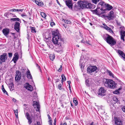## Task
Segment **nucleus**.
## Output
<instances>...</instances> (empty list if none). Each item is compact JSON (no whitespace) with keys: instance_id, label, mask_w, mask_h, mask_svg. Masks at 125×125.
Here are the masks:
<instances>
[{"instance_id":"69168bd1","label":"nucleus","mask_w":125,"mask_h":125,"mask_svg":"<svg viewBox=\"0 0 125 125\" xmlns=\"http://www.w3.org/2000/svg\"><path fill=\"white\" fill-rule=\"evenodd\" d=\"M38 69H39V70L41 72H42V70H41V69L40 67H38Z\"/></svg>"},{"instance_id":"13d9d810","label":"nucleus","mask_w":125,"mask_h":125,"mask_svg":"<svg viewBox=\"0 0 125 125\" xmlns=\"http://www.w3.org/2000/svg\"><path fill=\"white\" fill-rule=\"evenodd\" d=\"M37 125H41L40 122L37 121Z\"/></svg>"},{"instance_id":"6e6d98bb","label":"nucleus","mask_w":125,"mask_h":125,"mask_svg":"<svg viewBox=\"0 0 125 125\" xmlns=\"http://www.w3.org/2000/svg\"><path fill=\"white\" fill-rule=\"evenodd\" d=\"M24 10V9H18V10H17V11H21L22 12L23 10Z\"/></svg>"},{"instance_id":"f8f14e48","label":"nucleus","mask_w":125,"mask_h":125,"mask_svg":"<svg viewBox=\"0 0 125 125\" xmlns=\"http://www.w3.org/2000/svg\"><path fill=\"white\" fill-rule=\"evenodd\" d=\"M97 70V67L95 66H89L87 68L88 72L89 73H92Z\"/></svg>"},{"instance_id":"79ce46f5","label":"nucleus","mask_w":125,"mask_h":125,"mask_svg":"<svg viewBox=\"0 0 125 125\" xmlns=\"http://www.w3.org/2000/svg\"><path fill=\"white\" fill-rule=\"evenodd\" d=\"M2 91L3 92V93L5 94H6L8 95V94L7 92L6 91V90H5V89H3L2 90Z\"/></svg>"},{"instance_id":"8fccbe9b","label":"nucleus","mask_w":125,"mask_h":125,"mask_svg":"<svg viewBox=\"0 0 125 125\" xmlns=\"http://www.w3.org/2000/svg\"><path fill=\"white\" fill-rule=\"evenodd\" d=\"M50 24L51 26H53L54 25H55V24L53 22H51Z\"/></svg>"},{"instance_id":"cd10ccee","label":"nucleus","mask_w":125,"mask_h":125,"mask_svg":"<svg viewBox=\"0 0 125 125\" xmlns=\"http://www.w3.org/2000/svg\"><path fill=\"white\" fill-rule=\"evenodd\" d=\"M61 77L62 78V84L63 82L66 81V79L65 77L64 74H62L61 76Z\"/></svg>"},{"instance_id":"6ab92c4d","label":"nucleus","mask_w":125,"mask_h":125,"mask_svg":"<svg viewBox=\"0 0 125 125\" xmlns=\"http://www.w3.org/2000/svg\"><path fill=\"white\" fill-rule=\"evenodd\" d=\"M117 52L118 54L120 55L124 59H125V54L123 52L120 50H117Z\"/></svg>"},{"instance_id":"2eb2a0df","label":"nucleus","mask_w":125,"mask_h":125,"mask_svg":"<svg viewBox=\"0 0 125 125\" xmlns=\"http://www.w3.org/2000/svg\"><path fill=\"white\" fill-rule=\"evenodd\" d=\"M10 30L9 29L7 28H6L3 30V33L6 37H7L9 33Z\"/></svg>"},{"instance_id":"603ef678","label":"nucleus","mask_w":125,"mask_h":125,"mask_svg":"<svg viewBox=\"0 0 125 125\" xmlns=\"http://www.w3.org/2000/svg\"><path fill=\"white\" fill-rule=\"evenodd\" d=\"M125 36L124 35H121V39L123 40L124 41V37Z\"/></svg>"},{"instance_id":"09e8293b","label":"nucleus","mask_w":125,"mask_h":125,"mask_svg":"<svg viewBox=\"0 0 125 125\" xmlns=\"http://www.w3.org/2000/svg\"><path fill=\"white\" fill-rule=\"evenodd\" d=\"M81 20L82 21L84 22H85L86 21V20L85 19V18H82L81 19Z\"/></svg>"},{"instance_id":"0eeeda50","label":"nucleus","mask_w":125,"mask_h":125,"mask_svg":"<svg viewBox=\"0 0 125 125\" xmlns=\"http://www.w3.org/2000/svg\"><path fill=\"white\" fill-rule=\"evenodd\" d=\"M100 8L99 7L98 8L97 7L96 9L95 10H92V12L93 13L98 15H100L104 13V11H101V10H99Z\"/></svg>"},{"instance_id":"9b49d317","label":"nucleus","mask_w":125,"mask_h":125,"mask_svg":"<svg viewBox=\"0 0 125 125\" xmlns=\"http://www.w3.org/2000/svg\"><path fill=\"white\" fill-rule=\"evenodd\" d=\"M65 2L68 8L70 9L73 10V4L72 0H65Z\"/></svg>"},{"instance_id":"a19ab883","label":"nucleus","mask_w":125,"mask_h":125,"mask_svg":"<svg viewBox=\"0 0 125 125\" xmlns=\"http://www.w3.org/2000/svg\"><path fill=\"white\" fill-rule=\"evenodd\" d=\"M58 88L60 90L62 89V85L61 83H59L58 86Z\"/></svg>"},{"instance_id":"393cba45","label":"nucleus","mask_w":125,"mask_h":125,"mask_svg":"<svg viewBox=\"0 0 125 125\" xmlns=\"http://www.w3.org/2000/svg\"><path fill=\"white\" fill-rule=\"evenodd\" d=\"M10 21H19L21 22L19 18H13L10 19Z\"/></svg>"},{"instance_id":"5fc2aeb1","label":"nucleus","mask_w":125,"mask_h":125,"mask_svg":"<svg viewBox=\"0 0 125 125\" xmlns=\"http://www.w3.org/2000/svg\"><path fill=\"white\" fill-rule=\"evenodd\" d=\"M122 109L123 111L125 113V106H124L122 108Z\"/></svg>"},{"instance_id":"3c124183","label":"nucleus","mask_w":125,"mask_h":125,"mask_svg":"<svg viewBox=\"0 0 125 125\" xmlns=\"http://www.w3.org/2000/svg\"><path fill=\"white\" fill-rule=\"evenodd\" d=\"M8 55L10 57H11L12 55V53H9Z\"/></svg>"},{"instance_id":"58836bf2","label":"nucleus","mask_w":125,"mask_h":125,"mask_svg":"<svg viewBox=\"0 0 125 125\" xmlns=\"http://www.w3.org/2000/svg\"><path fill=\"white\" fill-rule=\"evenodd\" d=\"M114 94H120V92L118 90H116L113 92Z\"/></svg>"},{"instance_id":"c9c22d12","label":"nucleus","mask_w":125,"mask_h":125,"mask_svg":"<svg viewBox=\"0 0 125 125\" xmlns=\"http://www.w3.org/2000/svg\"><path fill=\"white\" fill-rule=\"evenodd\" d=\"M73 102L74 104L76 106L78 104V101L76 99H74L73 100Z\"/></svg>"},{"instance_id":"338daca9","label":"nucleus","mask_w":125,"mask_h":125,"mask_svg":"<svg viewBox=\"0 0 125 125\" xmlns=\"http://www.w3.org/2000/svg\"><path fill=\"white\" fill-rule=\"evenodd\" d=\"M67 82L69 84V85H70V84L71 83V81H67Z\"/></svg>"},{"instance_id":"a878e982","label":"nucleus","mask_w":125,"mask_h":125,"mask_svg":"<svg viewBox=\"0 0 125 125\" xmlns=\"http://www.w3.org/2000/svg\"><path fill=\"white\" fill-rule=\"evenodd\" d=\"M63 21L65 23L68 24H71L72 22L70 21L67 20H63Z\"/></svg>"},{"instance_id":"72a5a7b5","label":"nucleus","mask_w":125,"mask_h":125,"mask_svg":"<svg viewBox=\"0 0 125 125\" xmlns=\"http://www.w3.org/2000/svg\"><path fill=\"white\" fill-rule=\"evenodd\" d=\"M14 113L15 116L17 118H18V110L16 109V110H14Z\"/></svg>"},{"instance_id":"f03ea898","label":"nucleus","mask_w":125,"mask_h":125,"mask_svg":"<svg viewBox=\"0 0 125 125\" xmlns=\"http://www.w3.org/2000/svg\"><path fill=\"white\" fill-rule=\"evenodd\" d=\"M103 38L104 40L111 46H114L116 43V40L107 34L104 35Z\"/></svg>"},{"instance_id":"39448f33","label":"nucleus","mask_w":125,"mask_h":125,"mask_svg":"<svg viewBox=\"0 0 125 125\" xmlns=\"http://www.w3.org/2000/svg\"><path fill=\"white\" fill-rule=\"evenodd\" d=\"M8 55L6 53H4L3 54L0 55V63L1 64L2 63L6 62L7 59Z\"/></svg>"},{"instance_id":"5701e85b","label":"nucleus","mask_w":125,"mask_h":125,"mask_svg":"<svg viewBox=\"0 0 125 125\" xmlns=\"http://www.w3.org/2000/svg\"><path fill=\"white\" fill-rule=\"evenodd\" d=\"M26 73L27 75V77L28 79H31L32 78L31 75L29 70H28V71Z\"/></svg>"},{"instance_id":"052dcab7","label":"nucleus","mask_w":125,"mask_h":125,"mask_svg":"<svg viewBox=\"0 0 125 125\" xmlns=\"http://www.w3.org/2000/svg\"><path fill=\"white\" fill-rule=\"evenodd\" d=\"M81 42L82 43H85V41H84V40L83 39L82 40Z\"/></svg>"},{"instance_id":"bb28decb","label":"nucleus","mask_w":125,"mask_h":125,"mask_svg":"<svg viewBox=\"0 0 125 125\" xmlns=\"http://www.w3.org/2000/svg\"><path fill=\"white\" fill-rule=\"evenodd\" d=\"M100 109L99 110L100 112H101L102 114H104L105 112L104 110V108L102 106H101L99 108Z\"/></svg>"},{"instance_id":"f704fd0d","label":"nucleus","mask_w":125,"mask_h":125,"mask_svg":"<svg viewBox=\"0 0 125 125\" xmlns=\"http://www.w3.org/2000/svg\"><path fill=\"white\" fill-rule=\"evenodd\" d=\"M14 86L13 83H11L10 85V90H13Z\"/></svg>"},{"instance_id":"ddd939ff","label":"nucleus","mask_w":125,"mask_h":125,"mask_svg":"<svg viewBox=\"0 0 125 125\" xmlns=\"http://www.w3.org/2000/svg\"><path fill=\"white\" fill-rule=\"evenodd\" d=\"M24 87L28 91H31L32 90L33 88L31 85L28 83H26L24 85Z\"/></svg>"},{"instance_id":"4468645a","label":"nucleus","mask_w":125,"mask_h":125,"mask_svg":"<svg viewBox=\"0 0 125 125\" xmlns=\"http://www.w3.org/2000/svg\"><path fill=\"white\" fill-rule=\"evenodd\" d=\"M25 117L28 120V123L30 125H31V124L32 122V118L28 113H26Z\"/></svg>"},{"instance_id":"4be33fe9","label":"nucleus","mask_w":125,"mask_h":125,"mask_svg":"<svg viewBox=\"0 0 125 125\" xmlns=\"http://www.w3.org/2000/svg\"><path fill=\"white\" fill-rule=\"evenodd\" d=\"M36 4L38 6H42L43 5V2L40 0H35Z\"/></svg>"},{"instance_id":"aec40b11","label":"nucleus","mask_w":125,"mask_h":125,"mask_svg":"<svg viewBox=\"0 0 125 125\" xmlns=\"http://www.w3.org/2000/svg\"><path fill=\"white\" fill-rule=\"evenodd\" d=\"M115 124L117 125H122V122L120 120L116 118H115Z\"/></svg>"},{"instance_id":"a18cd8bd","label":"nucleus","mask_w":125,"mask_h":125,"mask_svg":"<svg viewBox=\"0 0 125 125\" xmlns=\"http://www.w3.org/2000/svg\"><path fill=\"white\" fill-rule=\"evenodd\" d=\"M62 65H61L59 69L58 70V71L59 72H60L62 70Z\"/></svg>"},{"instance_id":"de8ad7c7","label":"nucleus","mask_w":125,"mask_h":125,"mask_svg":"<svg viewBox=\"0 0 125 125\" xmlns=\"http://www.w3.org/2000/svg\"><path fill=\"white\" fill-rule=\"evenodd\" d=\"M47 116L48 117L49 119V122L51 121H52V119L51 117H50V116L49 114Z\"/></svg>"},{"instance_id":"20e7f679","label":"nucleus","mask_w":125,"mask_h":125,"mask_svg":"<svg viewBox=\"0 0 125 125\" xmlns=\"http://www.w3.org/2000/svg\"><path fill=\"white\" fill-rule=\"evenodd\" d=\"M79 6L82 9H88L89 3L87 1H82V0H79L78 2Z\"/></svg>"},{"instance_id":"473e14b6","label":"nucleus","mask_w":125,"mask_h":125,"mask_svg":"<svg viewBox=\"0 0 125 125\" xmlns=\"http://www.w3.org/2000/svg\"><path fill=\"white\" fill-rule=\"evenodd\" d=\"M100 0H92V1L93 3L96 4H97V3L100 1Z\"/></svg>"},{"instance_id":"a211bd4d","label":"nucleus","mask_w":125,"mask_h":125,"mask_svg":"<svg viewBox=\"0 0 125 125\" xmlns=\"http://www.w3.org/2000/svg\"><path fill=\"white\" fill-rule=\"evenodd\" d=\"M113 8V7L110 5L106 3L104 9V11H105L107 10H111Z\"/></svg>"},{"instance_id":"1a4fd4ad","label":"nucleus","mask_w":125,"mask_h":125,"mask_svg":"<svg viewBox=\"0 0 125 125\" xmlns=\"http://www.w3.org/2000/svg\"><path fill=\"white\" fill-rule=\"evenodd\" d=\"M106 90L103 87L100 88L99 89L98 95H99L103 96L106 94Z\"/></svg>"},{"instance_id":"9d476101","label":"nucleus","mask_w":125,"mask_h":125,"mask_svg":"<svg viewBox=\"0 0 125 125\" xmlns=\"http://www.w3.org/2000/svg\"><path fill=\"white\" fill-rule=\"evenodd\" d=\"M16 74L15 77V80L16 81L18 82L21 79V74L20 72L19 71H17L16 72Z\"/></svg>"},{"instance_id":"412c9836","label":"nucleus","mask_w":125,"mask_h":125,"mask_svg":"<svg viewBox=\"0 0 125 125\" xmlns=\"http://www.w3.org/2000/svg\"><path fill=\"white\" fill-rule=\"evenodd\" d=\"M14 55V57H13L12 60L14 61V63H15L19 59V57L18 56V54L17 53H15Z\"/></svg>"},{"instance_id":"680f3d73","label":"nucleus","mask_w":125,"mask_h":125,"mask_svg":"<svg viewBox=\"0 0 125 125\" xmlns=\"http://www.w3.org/2000/svg\"><path fill=\"white\" fill-rule=\"evenodd\" d=\"M13 11H16L18 10V9H13Z\"/></svg>"},{"instance_id":"4c0bfd02","label":"nucleus","mask_w":125,"mask_h":125,"mask_svg":"<svg viewBox=\"0 0 125 125\" xmlns=\"http://www.w3.org/2000/svg\"><path fill=\"white\" fill-rule=\"evenodd\" d=\"M41 14L42 16L44 18H45L46 16V14L43 12H41Z\"/></svg>"},{"instance_id":"f3484780","label":"nucleus","mask_w":125,"mask_h":125,"mask_svg":"<svg viewBox=\"0 0 125 125\" xmlns=\"http://www.w3.org/2000/svg\"><path fill=\"white\" fill-rule=\"evenodd\" d=\"M103 25L104 26H103V28L108 31L111 33H113L112 30H111V28L107 26L105 24L103 23Z\"/></svg>"},{"instance_id":"37998d69","label":"nucleus","mask_w":125,"mask_h":125,"mask_svg":"<svg viewBox=\"0 0 125 125\" xmlns=\"http://www.w3.org/2000/svg\"><path fill=\"white\" fill-rule=\"evenodd\" d=\"M11 13L9 12H8L6 13H5L4 14L5 16H6L7 15H10Z\"/></svg>"},{"instance_id":"864d4df0","label":"nucleus","mask_w":125,"mask_h":125,"mask_svg":"<svg viewBox=\"0 0 125 125\" xmlns=\"http://www.w3.org/2000/svg\"><path fill=\"white\" fill-rule=\"evenodd\" d=\"M37 107V110H36V111H39L40 109V105L36 106Z\"/></svg>"},{"instance_id":"7ed1b4c3","label":"nucleus","mask_w":125,"mask_h":125,"mask_svg":"<svg viewBox=\"0 0 125 125\" xmlns=\"http://www.w3.org/2000/svg\"><path fill=\"white\" fill-rule=\"evenodd\" d=\"M103 82L105 86L108 88L113 89L116 86V84L112 80L104 79Z\"/></svg>"},{"instance_id":"49530a36","label":"nucleus","mask_w":125,"mask_h":125,"mask_svg":"<svg viewBox=\"0 0 125 125\" xmlns=\"http://www.w3.org/2000/svg\"><path fill=\"white\" fill-rule=\"evenodd\" d=\"M113 100L115 101L116 103L118 102V99L116 97L114 98H113Z\"/></svg>"},{"instance_id":"c85d7f7f","label":"nucleus","mask_w":125,"mask_h":125,"mask_svg":"<svg viewBox=\"0 0 125 125\" xmlns=\"http://www.w3.org/2000/svg\"><path fill=\"white\" fill-rule=\"evenodd\" d=\"M107 72L110 76L112 77L113 78H114V75L110 71L107 70Z\"/></svg>"},{"instance_id":"c03bdc74","label":"nucleus","mask_w":125,"mask_h":125,"mask_svg":"<svg viewBox=\"0 0 125 125\" xmlns=\"http://www.w3.org/2000/svg\"><path fill=\"white\" fill-rule=\"evenodd\" d=\"M89 81L87 80H86L85 81V83L86 85L87 86H88L89 85V84L88 83Z\"/></svg>"},{"instance_id":"2f4dec72","label":"nucleus","mask_w":125,"mask_h":125,"mask_svg":"<svg viewBox=\"0 0 125 125\" xmlns=\"http://www.w3.org/2000/svg\"><path fill=\"white\" fill-rule=\"evenodd\" d=\"M31 32H32L33 33L36 32V31L35 30V28L34 27H31Z\"/></svg>"},{"instance_id":"dca6fc26","label":"nucleus","mask_w":125,"mask_h":125,"mask_svg":"<svg viewBox=\"0 0 125 125\" xmlns=\"http://www.w3.org/2000/svg\"><path fill=\"white\" fill-rule=\"evenodd\" d=\"M20 25V23L18 22H16L15 23L14 25V29L17 32H19Z\"/></svg>"},{"instance_id":"bf43d9fd","label":"nucleus","mask_w":125,"mask_h":125,"mask_svg":"<svg viewBox=\"0 0 125 125\" xmlns=\"http://www.w3.org/2000/svg\"><path fill=\"white\" fill-rule=\"evenodd\" d=\"M80 62H80V66H81V68H82V67H83L84 66H83V65H82V64L80 63Z\"/></svg>"},{"instance_id":"c756f323","label":"nucleus","mask_w":125,"mask_h":125,"mask_svg":"<svg viewBox=\"0 0 125 125\" xmlns=\"http://www.w3.org/2000/svg\"><path fill=\"white\" fill-rule=\"evenodd\" d=\"M78 6L76 4H74L73 7V9L72 10H77L78 9Z\"/></svg>"},{"instance_id":"4d7b16f0","label":"nucleus","mask_w":125,"mask_h":125,"mask_svg":"<svg viewBox=\"0 0 125 125\" xmlns=\"http://www.w3.org/2000/svg\"><path fill=\"white\" fill-rule=\"evenodd\" d=\"M59 79H56L55 80V82L58 83L59 82Z\"/></svg>"},{"instance_id":"423d86ee","label":"nucleus","mask_w":125,"mask_h":125,"mask_svg":"<svg viewBox=\"0 0 125 125\" xmlns=\"http://www.w3.org/2000/svg\"><path fill=\"white\" fill-rule=\"evenodd\" d=\"M106 3L102 0H100L97 6V7H99L100 8L101 7L102 8H100V10L101 11H104V8L105 7Z\"/></svg>"},{"instance_id":"6e6552de","label":"nucleus","mask_w":125,"mask_h":125,"mask_svg":"<svg viewBox=\"0 0 125 125\" xmlns=\"http://www.w3.org/2000/svg\"><path fill=\"white\" fill-rule=\"evenodd\" d=\"M115 17L113 11H111L108 14V15L106 16V17L109 20L114 19Z\"/></svg>"},{"instance_id":"0e129e2a","label":"nucleus","mask_w":125,"mask_h":125,"mask_svg":"<svg viewBox=\"0 0 125 125\" xmlns=\"http://www.w3.org/2000/svg\"><path fill=\"white\" fill-rule=\"evenodd\" d=\"M49 125H52V121H51L49 122Z\"/></svg>"},{"instance_id":"e433bc0d","label":"nucleus","mask_w":125,"mask_h":125,"mask_svg":"<svg viewBox=\"0 0 125 125\" xmlns=\"http://www.w3.org/2000/svg\"><path fill=\"white\" fill-rule=\"evenodd\" d=\"M33 103L34 104H33L34 106V105H36L37 106L39 105V103L37 101H34Z\"/></svg>"},{"instance_id":"ea45409f","label":"nucleus","mask_w":125,"mask_h":125,"mask_svg":"<svg viewBox=\"0 0 125 125\" xmlns=\"http://www.w3.org/2000/svg\"><path fill=\"white\" fill-rule=\"evenodd\" d=\"M121 35L125 36V31H124L121 30L120 31Z\"/></svg>"},{"instance_id":"774afa93","label":"nucleus","mask_w":125,"mask_h":125,"mask_svg":"<svg viewBox=\"0 0 125 125\" xmlns=\"http://www.w3.org/2000/svg\"><path fill=\"white\" fill-rule=\"evenodd\" d=\"M12 100L14 102H16V100L14 98H13Z\"/></svg>"},{"instance_id":"7c9ffc66","label":"nucleus","mask_w":125,"mask_h":125,"mask_svg":"<svg viewBox=\"0 0 125 125\" xmlns=\"http://www.w3.org/2000/svg\"><path fill=\"white\" fill-rule=\"evenodd\" d=\"M54 58L55 56L54 55L51 54L50 55V58L51 60L53 61Z\"/></svg>"},{"instance_id":"e2e57ef3","label":"nucleus","mask_w":125,"mask_h":125,"mask_svg":"<svg viewBox=\"0 0 125 125\" xmlns=\"http://www.w3.org/2000/svg\"><path fill=\"white\" fill-rule=\"evenodd\" d=\"M13 36H14V39H15L16 38V37L15 36V33L14 35H13Z\"/></svg>"},{"instance_id":"f257e3e1","label":"nucleus","mask_w":125,"mask_h":125,"mask_svg":"<svg viewBox=\"0 0 125 125\" xmlns=\"http://www.w3.org/2000/svg\"><path fill=\"white\" fill-rule=\"evenodd\" d=\"M52 33L53 35L52 40V42L54 44L59 46L58 49L60 50L59 51L62 52V44L64 42L63 39L61 35L59 33L58 30L52 31Z\"/></svg>"},{"instance_id":"b1692460","label":"nucleus","mask_w":125,"mask_h":125,"mask_svg":"<svg viewBox=\"0 0 125 125\" xmlns=\"http://www.w3.org/2000/svg\"><path fill=\"white\" fill-rule=\"evenodd\" d=\"M95 7V6L94 5L89 3L88 9H94Z\"/></svg>"}]
</instances>
